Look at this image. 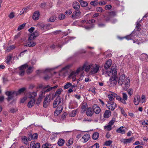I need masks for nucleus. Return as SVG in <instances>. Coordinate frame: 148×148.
Masks as SVG:
<instances>
[{"instance_id": "61", "label": "nucleus", "mask_w": 148, "mask_h": 148, "mask_svg": "<svg viewBox=\"0 0 148 148\" xmlns=\"http://www.w3.org/2000/svg\"><path fill=\"white\" fill-rule=\"evenodd\" d=\"M14 16V12H11L9 15V17L10 18H12Z\"/></svg>"}, {"instance_id": "37", "label": "nucleus", "mask_w": 148, "mask_h": 148, "mask_svg": "<svg viewBox=\"0 0 148 148\" xmlns=\"http://www.w3.org/2000/svg\"><path fill=\"white\" fill-rule=\"evenodd\" d=\"M22 142L24 144H27L28 142V140L27 137L25 136H22L21 138Z\"/></svg>"}, {"instance_id": "34", "label": "nucleus", "mask_w": 148, "mask_h": 148, "mask_svg": "<svg viewBox=\"0 0 148 148\" xmlns=\"http://www.w3.org/2000/svg\"><path fill=\"white\" fill-rule=\"evenodd\" d=\"M95 21L94 19H92L86 21V20H84L82 21V22L83 23H86V24H90L92 23H95Z\"/></svg>"}, {"instance_id": "15", "label": "nucleus", "mask_w": 148, "mask_h": 148, "mask_svg": "<svg viewBox=\"0 0 148 148\" xmlns=\"http://www.w3.org/2000/svg\"><path fill=\"white\" fill-rule=\"evenodd\" d=\"M77 75L76 74L75 71H72L69 76V79H71L73 81H75L76 79V77Z\"/></svg>"}, {"instance_id": "9", "label": "nucleus", "mask_w": 148, "mask_h": 148, "mask_svg": "<svg viewBox=\"0 0 148 148\" xmlns=\"http://www.w3.org/2000/svg\"><path fill=\"white\" fill-rule=\"evenodd\" d=\"M32 40L28 39V41L25 44V46L27 47H31L35 46L36 45V43Z\"/></svg>"}, {"instance_id": "40", "label": "nucleus", "mask_w": 148, "mask_h": 148, "mask_svg": "<svg viewBox=\"0 0 148 148\" xmlns=\"http://www.w3.org/2000/svg\"><path fill=\"white\" fill-rule=\"evenodd\" d=\"M51 145L48 143H46L43 144L42 147V148H52L53 147H50Z\"/></svg>"}, {"instance_id": "24", "label": "nucleus", "mask_w": 148, "mask_h": 148, "mask_svg": "<svg viewBox=\"0 0 148 148\" xmlns=\"http://www.w3.org/2000/svg\"><path fill=\"white\" fill-rule=\"evenodd\" d=\"M80 3L81 6L83 7H85L88 5V3L82 0H77Z\"/></svg>"}, {"instance_id": "8", "label": "nucleus", "mask_w": 148, "mask_h": 148, "mask_svg": "<svg viewBox=\"0 0 148 148\" xmlns=\"http://www.w3.org/2000/svg\"><path fill=\"white\" fill-rule=\"evenodd\" d=\"M99 66L97 64H92L90 71L91 74H94L98 72L99 71Z\"/></svg>"}, {"instance_id": "23", "label": "nucleus", "mask_w": 148, "mask_h": 148, "mask_svg": "<svg viewBox=\"0 0 148 148\" xmlns=\"http://www.w3.org/2000/svg\"><path fill=\"white\" fill-rule=\"evenodd\" d=\"M93 113V112L92 111L91 108H89L87 109L86 114L88 116H91L92 115Z\"/></svg>"}, {"instance_id": "19", "label": "nucleus", "mask_w": 148, "mask_h": 148, "mask_svg": "<svg viewBox=\"0 0 148 148\" xmlns=\"http://www.w3.org/2000/svg\"><path fill=\"white\" fill-rule=\"evenodd\" d=\"M39 35V33L38 31H36L31 34L29 37V39H33Z\"/></svg>"}, {"instance_id": "28", "label": "nucleus", "mask_w": 148, "mask_h": 148, "mask_svg": "<svg viewBox=\"0 0 148 148\" xmlns=\"http://www.w3.org/2000/svg\"><path fill=\"white\" fill-rule=\"evenodd\" d=\"M73 7L75 10L78 9L80 8L79 3L76 1H75L73 4Z\"/></svg>"}, {"instance_id": "63", "label": "nucleus", "mask_w": 148, "mask_h": 148, "mask_svg": "<svg viewBox=\"0 0 148 148\" xmlns=\"http://www.w3.org/2000/svg\"><path fill=\"white\" fill-rule=\"evenodd\" d=\"M128 94L131 96L133 94V90L132 89H129L128 90Z\"/></svg>"}, {"instance_id": "18", "label": "nucleus", "mask_w": 148, "mask_h": 148, "mask_svg": "<svg viewBox=\"0 0 148 148\" xmlns=\"http://www.w3.org/2000/svg\"><path fill=\"white\" fill-rule=\"evenodd\" d=\"M40 15V14L39 12L38 11H36L34 13L32 18L34 20H37L39 18Z\"/></svg>"}, {"instance_id": "38", "label": "nucleus", "mask_w": 148, "mask_h": 148, "mask_svg": "<svg viewBox=\"0 0 148 148\" xmlns=\"http://www.w3.org/2000/svg\"><path fill=\"white\" fill-rule=\"evenodd\" d=\"M142 125L143 127L147 128L148 125V120H144L142 122Z\"/></svg>"}, {"instance_id": "21", "label": "nucleus", "mask_w": 148, "mask_h": 148, "mask_svg": "<svg viewBox=\"0 0 148 148\" xmlns=\"http://www.w3.org/2000/svg\"><path fill=\"white\" fill-rule=\"evenodd\" d=\"M112 63V61L111 60H109L106 62L105 66L104 68L106 70L109 68L111 66Z\"/></svg>"}, {"instance_id": "2", "label": "nucleus", "mask_w": 148, "mask_h": 148, "mask_svg": "<svg viewBox=\"0 0 148 148\" xmlns=\"http://www.w3.org/2000/svg\"><path fill=\"white\" fill-rule=\"evenodd\" d=\"M130 79L127 77L125 75L122 74L119 77L118 82L119 85L122 86L123 89L127 90L130 86Z\"/></svg>"}, {"instance_id": "5", "label": "nucleus", "mask_w": 148, "mask_h": 148, "mask_svg": "<svg viewBox=\"0 0 148 148\" xmlns=\"http://www.w3.org/2000/svg\"><path fill=\"white\" fill-rule=\"evenodd\" d=\"M59 106V107L57 108L56 110L54 113V116L55 117L57 116V119H56V118H54L53 119V120L54 121L57 122H60L61 121V120L60 119V117L58 116L62 112L63 110L62 106L61 105Z\"/></svg>"}, {"instance_id": "6", "label": "nucleus", "mask_w": 148, "mask_h": 148, "mask_svg": "<svg viewBox=\"0 0 148 148\" xmlns=\"http://www.w3.org/2000/svg\"><path fill=\"white\" fill-rule=\"evenodd\" d=\"M28 67V65L27 64H25L22 65L18 69L16 68L14 69L13 72H17L18 70L20 71L19 72V75L21 76H23L24 75L25 73V69Z\"/></svg>"}, {"instance_id": "48", "label": "nucleus", "mask_w": 148, "mask_h": 148, "mask_svg": "<svg viewBox=\"0 0 148 148\" xmlns=\"http://www.w3.org/2000/svg\"><path fill=\"white\" fill-rule=\"evenodd\" d=\"M111 126L112 125H110V124H108L107 125L105 126V129L108 131H110L112 129Z\"/></svg>"}, {"instance_id": "36", "label": "nucleus", "mask_w": 148, "mask_h": 148, "mask_svg": "<svg viewBox=\"0 0 148 148\" xmlns=\"http://www.w3.org/2000/svg\"><path fill=\"white\" fill-rule=\"evenodd\" d=\"M99 136V134L98 132H95L94 133L92 136V138L94 140L97 139Z\"/></svg>"}, {"instance_id": "43", "label": "nucleus", "mask_w": 148, "mask_h": 148, "mask_svg": "<svg viewBox=\"0 0 148 148\" xmlns=\"http://www.w3.org/2000/svg\"><path fill=\"white\" fill-rule=\"evenodd\" d=\"M15 48V47L14 45L8 47L6 50V51L7 52H9L10 50L14 49Z\"/></svg>"}, {"instance_id": "53", "label": "nucleus", "mask_w": 148, "mask_h": 148, "mask_svg": "<svg viewBox=\"0 0 148 148\" xmlns=\"http://www.w3.org/2000/svg\"><path fill=\"white\" fill-rule=\"evenodd\" d=\"M88 90L89 91H90L93 92L94 94H95L96 93V92L95 91V88H90Z\"/></svg>"}, {"instance_id": "26", "label": "nucleus", "mask_w": 148, "mask_h": 148, "mask_svg": "<svg viewBox=\"0 0 148 148\" xmlns=\"http://www.w3.org/2000/svg\"><path fill=\"white\" fill-rule=\"evenodd\" d=\"M90 137V136L89 134H86L84 135L82 137V139L84 140V143L87 142Z\"/></svg>"}, {"instance_id": "13", "label": "nucleus", "mask_w": 148, "mask_h": 148, "mask_svg": "<svg viewBox=\"0 0 148 148\" xmlns=\"http://www.w3.org/2000/svg\"><path fill=\"white\" fill-rule=\"evenodd\" d=\"M76 74L78 75L79 73H81L80 76L82 77L83 76V73H84V69L83 66L79 67L77 70L75 71Z\"/></svg>"}, {"instance_id": "60", "label": "nucleus", "mask_w": 148, "mask_h": 148, "mask_svg": "<svg viewBox=\"0 0 148 148\" xmlns=\"http://www.w3.org/2000/svg\"><path fill=\"white\" fill-rule=\"evenodd\" d=\"M85 51H84V50L83 51L80 50V51H79L75 53V54L76 56V55H78L80 54L85 53Z\"/></svg>"}, {"instance_id": "10", "label": "nucleus", "mask_w": 148, "mask_h": 148, "mask_svg": "<svg viewBox=\"0 0 148 148\" xmlns=\"http://www.w3.org/2000/svg\"><path fill=\"white\" fill-rule=\"evenodd\" d=\"M80 14L81 12L77 10L73 12L71 15V17L74 19H77L80 16Z\"/></svg>"}, {"instance_id": "17", "label": "nucleus", "mask_w": 148, "mask_h": 148, "mask_svg": "<svg viewBox=\"0 0 148 148\" xmlns=\"http://www.w3.org/2000/svg\"><path fill=\"white\" fill-rule=\"evenodd\" d=\"M15 58V56H13L12 55H10L8 56L6 58L5 62L8 64H10L12 63L11 60L12 58L14 59Z\"/></svg>"}, {"instance_id": "20", "label": "nucleus", "mask_w": 148, "mask_h": 148, "mask_svg": "<svg viewBox=\"0 0 148 148\" xmlns=\"http://www.w3.org/2000/svg\"><path fill=\"white\" fill-rule=\"evenodd\" d=\"M110 92V93L108 95V98L110 100L112 101L116 96V94L111 92Z\"/></svg>"}, {"instance_id": "35", "label": "nucleus", "mask_w": 148, "mask_h": 148, "mask_svg": "<svg viewBox=\"0 0 148 148\" xmlns=\"http://www.w3.org/2000/svg\"><path fill=\"white\" fill-rule=\"evenodd\" d=\"M71 86H72V88H73L75 87L74 86L72 85V84L70 82H67L66 84V85L64 86V88L65 89H67Z\"/></svg>"}, {"instance_id": "64", "label": "nucleus", "mask_w": 148, "mask_h": 148, "mask_svg": "<svg viewBox=\"0 0 148 148\" xmlns=\"http://www.w3.org/2000/svg\"><path fill=\"white\" fill-rule=\"evenodd\" d=\"M40 144L38 143H36L34 145L35 148H40Z\"/></svg>"}, {"instance_id": "56", "label": "nucleus", "mask_w": 148, "mask_h": 148, "mask_svg": "<svg viewBox=\"0 0 148 148\" xmlns=\"http://www.w3.org/2000/svg\"><path fill=\"white\" fill-rule=\"evenodd\" d=\"M76 114V111L74 110L72 111L71 113L70 114V115L71 117L74 116Z\"/></svg>"}, {"instance_id": "31", "label": "nucleus", "mask_w": 148, "mask_h": 148, "mask_svg": "<svg viewBox=\"0 0 148 148\" xmlns=\"http://www.w3.org/2000/svg\"><path fill=\"white\" fill-rule=\"evenodd\" d=\"M65 143V140L64 139L59 138L58 142V144L59 146H62Z\"/></svg>"}, {"instance_id": "39", "label": "nucleus", "mask_w": 148, "mask_h": 148, "mask_svg": "<svg viewBox=\"0 0 148 148\" xmlns=\"http://www.w3.org/2000/svg\"><path fill=\"white\" fill-rule=\"evenodd\" d=\"M56 19V17L54 16L51 17L49 19H48V21L49 22H53Z\"/></svg>"}, {"instance_id": "7", "label": "nucleus", "mask_w": 148, "mask_h": 148, "mask_svg": "<svg viewBox=\"0 0 148 148\" xmlns=\"http://www.w3.org/2000/svg\"><path fill=\"white\" fill-rule=\"evenodd\" d=\"M5 93L8 96L7 101H8L14 99L17 95L15 91H8Z\"/></svg>"}, {"instance_id": "44", "label": "nucleus", "mask_w": 148, "mask_h": 148, "mask_svg": "<svg viewBox=\"0 0 148 148\" xmlns=\"http://www.w3.org/2000/svg\"><path fill=\"white\" fill-rule=\"evenodd\" d=\"M33 67L30 66L28 68L27 70V72L28 73H31L33 71Z\"/></svg>"}, {"instance_id": "54", "label": "nucleus", "mask_w": 148, "mask_h": 148, "mask_svg": "<svg viewBox=\"0 0 148 148\" xmlns=\"http://www.w3.org/2000/svg\"><path fill=\"white\" fill-rule=\"evenodd\" d=\"M134 138V137H132L128 139H126V143H131Z\"/></svg>"}, {"instance_id": "1", "label": "nucleus", "mask_w": 148, "mask_h": 148, "mask_svg": "<svg viewBox=\"0 0 148 148\" xmlns=\"http://www.w3.org/2000/svg\"><path fill=\"white\" fill-rule=\"evenodd\" d=\"M140 34L138 33V35H136V33L134 32H132L131 34L130 35L126 36L125 38L127 40H133V42L134 43H136L138 45H139L141 42H143L146 41L147 38L148 36L146 35L145 34H141L140 38H141V40H139V41L138 39L136 40H133L134 39L136 38H138V37L140 36Z\"/></svg>"}, {"instance_id": "11", "label": "nucleus", "mask_w": 148, "mask_h": 148, "mask_svg": "<svg viewBox=\"0 0 148 148\" xmlns=\"http://www.w3.org/2000/svg\"><path fill=\"white\" fill-rule=\"evenodd\" d=\"M117 78L116 76H115L111 77L109 80L110 84L112 86L115 85L117 83Z\"/></svg>"}, {"instance_id": "46", "label": "nucleus", "mask_w": 148, "mask_h": 148, "mask_svg": "<svg viewBox=\"0 0 148 148\" xmlns=\"http://www.w3.org/2000/svg\"><path fill=\"white\" fill-rule=\"evenodd\" d=\"M25 23H23L22 25H20L18 27L17 29L18 30V31H20L22 29L24 28L25 26Z\"/></svg>"}, {"instance_id": "25", "label": "nucleus", "mask_w": 148, "mask_h": 148, "mask_svg": "<svg viewBox=\"0 0 148 148\" xmlns=\"http://www.w3.org/2000/svg\"><path fill=\"white\" fill-rule=\"evenodd\" d=\"M81 108L83 111H85L87 108H88V105L87 102H82L81 105Z\"/></svg>"}, {"instance_id": "62", "label": "nucleus", "mask_w": 148, "mask_h": 148, "mask_svg": "<svg viewBox=\"0 0 148 148\" xmlns=\"http://www.w3.org/2000/svg\"><path fill=\"white\" fill-rule=\"evenodd\" d=\"M31 136L33 139H36L38 138V135L36 133L34 134Z\"/></svg>"}, {"instance_id": "3", "label": "nucleus", "mask_w": 148, "mask_h": 148, "mask_svg": "<svg viewBox=\"0 0 148 148\" xmlns=\"http://www.w3.org/2000/svg\"><path fill=\"white\" fill-rule=\"evenodd\" d=\"M58 87L56 85L53 87H51L49 85H43L42 84L39 85L37 87V89L41 88L42 90L40 92L39 97L40 98H42L44 96L45 93L53 89L56 88Z\"/></svg>"}, {"instance_id": "59", "label": "nucleus", "mask_w": 148, "mask_h": 148, "mask_svg": "<svg viewBox=\"0 0 148 148\" xmlns=\"http://www.w3.org/2000/svg\"><path fill=\"white\" fill-rule=\"evenodd\" d=\"M34 102H28L27 106L28 107L30 108L32 107L34 104Z\"/></svg>"}, {"instance_id": "41", "label": "nucleus", "mask_w": 148, "mask_h": 148, "mask_svg": "<svg viewBox=\"0 0 148 148\" xmlns=\"http://www.w3.org/2000/svg\"><path fill=\"white\" fill-rule=\"evenodd\" d=\"M73 143V140L72 139V138H70L68 141L67 142V143L66 144V145L68 146L69 147L71 145H72Z\"/></svg>"}, {"instance_id": "49", "label": "nucleus", "mask_w": 148, "mask_h": 148, "mask_svg": "<svg viewBox=\"0 0 148 148\" xmlns=\"http://www.w3.org/2000/svg\"><path fill=\"white\" fill-rule=\"evenodd\" d=\"M72 12V10L71 9H70L67 10L65 12V14L67 15H70Z\"/></svg>"}, {"instance_id": "57", "label": "nucleus", "mask_w": 148, "mask_h": 148, "mask_svg": "<svg viewBox=\"0 0 148 148\" xmlns=\"http://www.w3.org/2000/svg\"><path fill=\"white\" fill-rule=\"evenodd\" d=\"M120 109L121 110V113L123 115L125 116H127V114L125 112V111L122 108L120 107Z\"/></svg>"}, {"instance_id": "27", "label": "nucleus", "mask_w": 148, "mask_h": 148, "mask_svg": "<svg viewBox=\"0 0 148 148\" xmlns=\"http://www.w3.org/2000/svg\"><path fill=\"white\" fill-rule=\"evenodd\" d=\"M111 112L109 110H106L103 114V116L104 118H108L111 115Z\"/></svg>"}, {"instance_id": "16", "label": "nucleus", "mask_w": 148, "mask_h": 148, "mask_svg": "<svg viewBox=\"0 0 148 148\" xmlns=\"http://www.w3.org/2000/svg\"><path fill=\"white\" fill-rule=\"evenodd\" d=\"M106 106L109 109L112 110H114L116 107V104L114 102H108Z\"/></svg>"}, {"instance_id": "14", "label": "nucleus", "mask_w": 148, "mask_h": 148, "mask_svg": "<svg viewBox=\"0 0 148 148\" xmlns=\"http://www.w3.org/2000/svg\"><path fill=\"white\" fill-rule=\"evenodd\" d=\"M92 109L94 112L96 114H98L100 112L101 109L97 105H94L92 107Z\"/></svg>"}, {"instance_id": "32", "label": "nucleus", "mask_w": 148, "mask_h": 148, "mask_svg": "<svg viewBox=\"0 0 148 148\" xmlns=\"http://www.w3.org/2000/svg\"><path fill=\"white\" fill-rule=\"evenodd\" d=\"M63 91L62 88H59L56 91L55 93V95L58 97H59Z\"/></svg>"}, {"instance_id": "55", "label": "nucleus", "mask_w": 148, "mask_h": 148, "mask_svg": "<svg viewBox=\"0 0 148 148\" xmlns=\"http://www.w3.org/2000/svg\"><path fill=\"white\" fill-rule=\"evenodd\" d=\"M122 95L123 99L124 101H125L127 100V96L126 94L125 93H123Z\"/></svg>"}, {"instance_id": "22", "label": "nucleus", "mask_w": 148, "mask_h": 148, "mask_svg": "<svg viewBox=\"0 0 148 148\" xmlns=\"http://www.w3.org/2000/svg\"><path fill=\"white\" fill-rule=\"evenodd\" d=\"M124 127L121 126L116 130V132L118 133L122 134H125V130L124 129Z\"/></svg>"}, {"instance_id": "29", "label": "nucleus", "mask_w": 148, "mask_h": 148, "mask_svg": "<svg viewBox=\"0 0 148 148\" xmlns=\"http://www.w3.org/2000/svg\"><path fill=\"white\" fill-rule=\"evenodd\" d=\"M102 72L103 73L105 74L106 76H110L111 75H112L111 70L110 71H105L103 70Z\"/></svg>"}, {"instance_id": "33", "label": "nucleus", "mask_w": 148, "mask_h": 148, "mask_svg": "<svg viewBox=\"0 0 148 148\" xmlns=\"http://www.w3.org/2000/svg\"><path fill=\"white\" fill-rule=\"evenodd\" d=\"M63 104L62 102H54L53 105V108H56V107L58 108L59 105H61L62 106Z\"/></svg>"}, {"instance_id": "47", "label": "nucleus", "mask_w": 148, "mask_h": 148, "mask_svg": "<svg viewBox=\"0 0 148 148\" xmlns=\"http://www.w3.org/2000/svg\"><path fill=\"white\" fill-rule=\"evenodd\" d=\"M28 8H26L23 9L21 11L20 14H22L24 13H25L27 12Z\"/></svg>"}, {"instance_id": "45", "label": "nucleus", "mask_w": 148, "mask_h": 148, "mask_svg": "<svg viewBox=\"0 0 148 148\" xmlns=\"http://www.w3.org/2000/svg\"><path fill=\"white\" fill-rule=\"evenodd\" d=\"M116 119L115 118L113 117L112 118L111 120L109 122L108 124H110V125H113Z\"/></svg>"}, {"instance_id": "4", "label": "nucleus", "mask_w": 148, "mask_h": 148, "mask_svg": "<svg viewBox=\"0 0 148 148\" xmlns=\"http://www.w3.org/2000/svg\"><path fill=\"white\" fill-rule=\"evenodd\" d=\"M38 90L36 92H29L27 94L28 97L26 96L24 97L21 99V102H24L25 101H28L30 100L29 102H35L36 99L35 97L37 96V92Z\"/></svg>"}, {"instance_id": "30", "label": "nucleus", "mask_w": 148, "mask_h": 148, "mask_svg": "<svg viewBox=\"0 0 148 148\" xmlns=\"http://www.w3.org/2000/svg\"><path fill=\"white\" fill-rule=\"evenodd\" d=\"M26 88L24 87L22 88L19 89L17 91H16L17 95H20L25 90Z\"/></svg>"}, {"instance_id": "12", "label": "nucleus", "mask_w": 148, "mask_h": 148, "mask_svg": "<svg viewBox=\"0 0 148 148\" xmlns=\"http://www.w3.org/2000/svg\"><path fill=\"white\" fill-rule=\"evenodd\" d=\"M91 65V64H88L87 63H85L83 66L84 70L87 72L90 71Z\"/></svg>"}, {"instance_id": "42", "label": "nucleus", "mask_w": 148, "mask_h": 148, "mask_svg": "<svg viewBox=\"0 0 148 148\" xmlns=\"http://www.w3.org/2000/svg\"><path fill=\"white\" fill-rule=\"evenodd\" d=\"M111 71L112 72V75L114 76H115V74L117 73V71H116V69L115 68H113V67H112Z\"/></svg>"}, {"instance_id": "51", "label": "nucleus", "mask_w": 148, "mask_h": 148, "mask_svg": "<svg viewBox=\"0 0 148 148\" xmlns=\"http://www.w3.org/2000/svg\"><path fill=\"white\" fill-rule=\"evenodd\" d=\"M112 141L111 140H109L106 141L105 143V145L106 146H110V144L112 143Z\"/></svg>"}, {"instance_id": "58", "label": "nucleus", "mask_w": 148, "mask_h": 148, "mask_svg": "<svg viewBox=\"0 0 148 148\" xmlns=\"http://www.w3.org/2000/svg\"><path fill=\"white\" fill-rule=\"evenodd\" d=\"M71 66H72V65H71V64H69V65H67L65 67L63 68L61 70V71H60V72H61V71H63L64 70H65V69H68Z\"/></svg>"}, {"instance_id": "50", "label": "nucleus", "mask_w": 148, "mask_h": 148, "mask_svg": "<svg viewBox=\"0 0 148 148\" xmlns=\"http://www.w3.org/2000/svg\"><path fill=\"white\" fill-rule=\"evenodd\" d=\"M65 18V16L64 14H60L58 16V18L60 20H62Z\"/></svg>"}, {"instance_id": "52", "label": "nucleus", "mask_w": 148, "mask_h": 148, "mask_svg": "<svg viewBox=\"0 0 148 148\" xmlns=\"http://www.w3.org/2000/svg\"><path fill=\"white\" fill-rule=\"evenodd\" d=\"M50 97L51 96L50 95L47 96L45 98V102H49L50 101Z\"/></svg>"}]
</instances>
